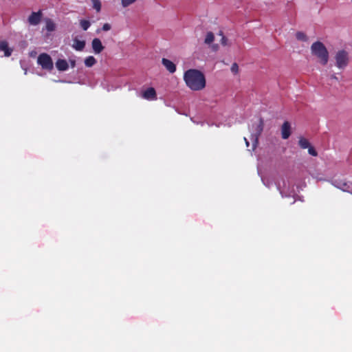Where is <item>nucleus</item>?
Returning <instances> with one entry per match:
<instances>
[{"label":"nucleus","instance_id":"obj_15","mask_svg":"<svg viewBox=\"0 0 352 352\" xmlns=\"http://www.w3.org/2000/svg\"><path fill=\"white\" fill-rule=\"evenodd\" d=\"M45 29L48 32H53L56 29V25L54 21L50 19H47L45 21Z\"/></svg>","mask_w":352,"mask_h":352},{"label":"nucleus","instance_id":"obj_9","mask_svg":"<svg viewBox=\"0 0 352 352\" xmlns=\"http://www.w3.org/2000/svg\"><path fill=\"white\" fill-rule=\"evenodd\" d=\"M282 138L286 140L289 138L291 135V126L289 122L285 121L281 127Z\"/></svg>","mask_w":352,"mask_h":352},{"label":"nucleus","instance_id":"obj_22","mask_svg":"<svg viewBox=\"0 0 352 352\" xmlns=\"http://www.w3.org/2000/svg\"><path fill=\"white\" fill-rule=\"evenodd\" d=\"M137 0H121L122 7L126 8L135 3Z\"/></svg>","mask_w":352,"mask_h":352},{"label":"nucleus","instance_id":"obj_12","mask_svg":"<svg viewBox=\"0 0 352 352\" xmlns=\"http://www.w3.org/2000/svg\"><path fill=\"white\" fill-rule=\"evenodd\" d=\"M56 67L58 70L63 72L66 71L69 68L67 62L64 59H58L56 62Z\"/></svg>","mask_w":352,"mask_h":352},{"label":"nucleus","instance_id":"obj_1","mask_svg":"<svg viewBox=\"0 0 352 352\" xmlns=\"http://www.w3.org/2000/svg\"><path fill=\"white\" fill-rule=\"evenodd\" d=\"M184 80L186 86L192 91H200L206 87V78L199 70L190 69L184 72Z\"/></svg>","mask_w":352,"mask_h":352},{"label":"nucleus","instance_id":"obj_3","mask_svg":"<svg viewBox=\"0 0 352 352\" xmlns=\"http://www.w3.org/2000/svg\"><path fill=\"white\" fill-rule=\"evenodd\" d=\"M37 63L43 69L52 71L54 68V63L51 56L47 53H41L37 58Z\"/></svg>","mask_w":352,"mask_h":352},{"label":"nucleus","instance_id":"obj_16","mask_svg":"<svg viewBox=\"0 0 352 352\" xmlns=\"http://www.w3.org/2000/svg\"><path fill=\"white\" fill-rule=\"evenodd\" d=\"M96 63V58L92 56H89L88 57H87L85 60V64L87 67H92L93 65H94Z\"/></svg>","mask_w":352,"mask_h":352},{"label":"nucleus","instance_id":"obj_26","mask_svg":"<svg viewBox=\"0 0 352 352\" xmlns=\"http://www.w3.org/2000/svg\"><path fill=\"white\" fill-rule=\"evenodd\" d=\"M111 28V26L109 23H104L103 25H102V30L103 31H109L110 30Z\"/></svg>","mask_w":352,"mask_h":352},{"label":"nucleus","instance_id":"obj_14","mask_svg":"<svg viewBox=\"0 0 352 352\" xmlns=\"http://www.w3.org/2000/svg\"><path fill=\"white\" fill-rule=\"evenodd\" d=\"M72 47L77 51H82L85 47V41L75 38Z\"/></svg>","mask_w":352,"mask_h":352},{"label":"nucleus","instance_id":"obj_30","mask_svg":"<svg viewBox=\"0 0 352 352\" xmlns=\"http://www.w3.org/2000/svg\"><path fill=\"white\" fill-rule=\"evenodd\" d=\"M245 140L246 145L248 146H249V142L247 141L246 138H245Z\"/></svg>","mask_w":352,"mask_h":352},{"label":"nucleus","instance_id":"obj_29","mask_svg":"<svg viewBox=\"0 0 352 352\" xmlns=\"http://www.w3.org/2000/svg\"><path fill=\"white\" fill-rule=\"evenodd\" d=\"M218 47H218V45H212V49H213V50H214V51L217 50H218Z\"/></svg>","mask_w":352,"mask_h":352},{"label":"nucleus","instance_id":"obj_27","mask_svg":"<svg viewBox=\"0 0 352 352\" xmlns=\"http://www.w3.org/2000/svg\"><path fill=\"white\" fill-rule=\"evenodd\" d=\"M69 63L72 68L76 67V60H69Z\"/></svg>","mask_w":352,"mask_h":352},{"label":"nucleus","instance_id":"obj_10","mask_svg":"<svg viewBox=\"0 0 352 352\" xmlns=\"http://www.w3.org/2000/svg\"><path fill=\"white\" fill-rule=\"evenodd\" d=\"M162 63L170 73L173 74L176 71V65L171 60L163 58Z\"/></svg>","mask_w":352,"mask_h":352},{"label":"nucleus","instance_id":"obj_11","mask_svg":"<svg viewBox=\"0 0 352 352\" xmlns=\"http://www.w3.org/2000/svg\"><path fill=\"white\" fill-rule=\"evenodd\" d=\"M336 183V186H337L338 188H340L343 191L348 192L352 194V184H348L345 182H335Z\"/></svg>","mask_w":352,"mask_h":352},{"label":"nucleus","instance_id":"obj_8","mask_svg":"<svg viewBox=\"0 0 352 352\" xmlns=\"http://www.w3.org/2000/svg\"><path fill=\"white\" fill-rule=\"evenodd\" d=\"M91 47L95 54L101 53L104 48L101 41L98 38H95L92 40Z\"/></svg>","mask_w":352,"mask_h":352},{"label":"nucleus","instance_id":"obj_24","mask_svg":"<svg viewBox=\"0 0 352 352\" xmlns=\"http://www.w3.org/2000/svg\"><path fill=\"white\" fill-rule=\"evenodd\" d=\"M308 153H309V154H310L312 156H317V155H318V153H317L316 151L314 149V148L311 146L308 148Z\"/></svg>","mask_w":352,"mask_h":352},{"label":"nucleus","instance_id":"obj_6","mask_svg":"<svg viewBox=\"0 0 352 352\" xmlns=\"http://www.w3.org/2000/svg\"><path fill=\"white\" fill-rule=\"evenodd\" d=\"M141 96L147 100H155L157 99V94L153 87H149L141 93Z\"/></svg>","mask_w":352,"mask_h":352},{"label":"nucleus","instance_id":"obj_7","mask_svg":"<svg viewBox=\"0 0 352 352\" xmlns=\"http://www.w3.org/2000/svg\"><path fill=\"white\" fill-rule=\"evenodd\" d=\"M253 126L255 127V129H254L255 132L252 135L254 136L255 141H256V142H257L258 137L261 135V134L262 133V132L263 131V127H264L263 120L262 118H260L257 124H256L255 125H253Z\"/></svg>","mask_w":352,"mask_h":352},{"label":"nucleus","instance_id":"obj_5","mask_svg":"<svg viewBox=\"0 0 352 352\" xmlns=\"http://www.w3.org/2000/svg\"><path fill=\"white\" fill-rule=\"evenodd\" d=\"M42 17V10H39L38 12H32L31 14L28 16V21L30 23V25H37L41 21Z\"/></svg>","mask_w":352,"mask_h":352},{"label":"nucleus","instance_id":"obj_19","mask_svg":"<svg viewBox=\"0 0 352 352\" xmlns=\"http://www.w3.org/2000/svg\"><path fill=\"white\" fill-rule=\"evenodd\" d=\"M296 37L298 41H306L307 40L306 34L302 32H297Z\"/></svg>","mask_w":352,"mask_h":352},{"label":"nucleus","instance_id":"obj_13","mask_svg":"<svg viewBox=\"0 0 352 352\" xmlns=\"http://www.w3.org/2000/svg\"><path fill=\"white\" fill-rule=\"evenodd\" d=\"M0 50L3 51L5 56L8 57L11 55L12 50L9 48L8 43L5 41H0Z\"/></svg>","mask_w":352,"mask_h":352},{"label":"nucleus","instance_id":"obj_28","mask_svg":"<svg viewBox=\"0 0 352 352\" xmlns=\"http://www.w3.org/2000/svg\"><path fill=\"white\" fill-rule=\"evenodd\" d=\"M331 79H333V80H338V77L336 76V74H333L331 76Z\"/></svg>","mask_w":352,"mask_h":352},{"label":"nucleus","instance_id":"obj_25","mask_svg":"<svg viewBox=\"0 0 352 352\" xmlns=\"http://www.w3.org/2000/svg\"><path fill=\"white\" fill-rule=\"evenodd\" d=\"M231 71L234 74H236L238 72V71H239V66H238V65L236 63H233L232 65V66H231Z\"/></svg>","mask_w":352,"mask_h":352},{"label":"nucleus","instance_id":"obj_21","mask_svg":"<svg viewBox=\"0 0 352 352\" xmlns=\"http://www.w3.org/2000/svg\"><path fill=\"white\" fill-rule=\"evenodd\" d=\"M93 3V8L96 10L97 12H99L101 9V3L100 0H91Z\"/></svg>","mask_w":352,"mask_h":352},{"label":"nucleus","instance_id":"obj_2","mask_svg":"<svg viewBox=\"0 0 352 352\" xmlns=\"http://www.w3.org/2000/svg\"><path fill=\"white\" fill-rule=\"evenodd\" d=\"M311 52L318 60L320 64L325 65L329 60V52L324 45L320 41L314 43L311 46Z\"/></svg>","mask_w":352,"mask_h":352},{"label":"nucleus","instance_id":"obj_20","mask_svg":"<svg viewBox=\"0 0 352 352\" xmlns=\"http://www.w3.org/2000/svg\"><path fill=\"white\" fill-rule=\"evenodd\" d=\"M80 25L83 30H87L90 27L91 23L87 20H81Z\"/></svg>","mask_w":352,"mask_h":352},{"label":"nucleus","instance_id":"obj_18","mask_svg":"<svg viewBox=\"0 0 352 352\" xmlns=\"http://www.w3.org/2000/svg\"><path fill=\"white\" fill-rule=\"evenodd\" d=\"M214 34L212 32H208L206 34L204 43L206 44L210 45L214 41Z\"/></svg>","mask_w":352,"mask_h":352},{"label":"nucleus","instance_id":"obj_17","mask_svg":"<svg viewBox=\"0 0 352 352\" xmlns=\"http://www.w3.org/2000/svg\"><path fill=\"white\" fill-rule=\"evenodd\" d=\"M298 144L300 148L303 149L308 148L310 146L309 141L305 138H300Z\"/></svg>","mask_w":352,"mask_h":352},{"label":"nucleus","instance_id":"obj_23","mask_svg":"<svg viewBox=\"0 0 352 352\" xmlns=\"http://www.w3.org/2000/svg\"><path fill=\"white\" fill-rule=\"evenodd\" d=\"M219 35L221 36V43L222 45L226 46L228 45V38L223 35V32L220 31Z\"/></svg>","mask_w":352,"mask_h":352},{"label":"nucleus","instance_id":"obj_4","mask_svg":"<svg viewBox=\"0 0 352 352\" xmlns=\"http://www.w3.org/2000/svg\"><path fill=\"white\" fill-rule=\"evenodd\" d=\"M335 59L336 65L339 69H344L347 66L349 63V54L344 50H340L336 53Z\"/></svg>","mask_w":352,"mask_h":352}]
</instances>
